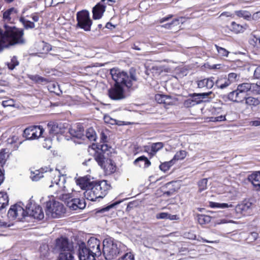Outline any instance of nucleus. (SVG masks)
Here are the masks:
<instances>
[{
	"mask_svg": "<svg viewBox=\"0 0 260 260\" xmlns=\"http://www.w3.org/2000/svg\"><path fill=\"white\" fill-rule=\"evenodd\" d=\"M215 47L220 56L223 57H227L228 56L229 52L225 48L219 47L216 45H215Z\"/></svg>",
	"mask_w": 260,
	"mask_h": 260,
	"instance_id": "48",
	"label": "nucleus"
},
{
	"mask_svg": "<svg viewBox=\"0 0 260 260\" xmlns=\"http://www.w3.org/2000/svg\"><path fill=\"white\" fill-rule=\"evenodd\" d=\"M118 260H134V256L131 253H126Z\"/></svg>",
	"mask_w": 260,
	"mask_h": 260,
	"instance_id": "52",
	"label": "nucleus"
},
{
	"mask_svg": "<svg viewBox=\"0 0 260 260\" xmlns=\"http://www.w3.org/2000/svg\"><path fill=\"white\" fill-rule=\"evenodd\" d=\"M250 125L252 126H257L260 125V118H257L254 120L250 121Z\"/></svg>",
	"mask_w": 260,
	"mask_h": 260,
	"instance_id": "57",
	"label": "nucleus"
},
{
	"mask_svg": "<svg viewBox=\"0 0 260 260\" xmlns=\"http://www.w3.org/2000/svg\"><path fill=\"white\" fill-rule=\"evenodd\" d=\"M94 157L96 161L101 167L105 164L106 159H107L102 152L99 151L95 153Z\"/></svg>",
	"mask_w": 260,
	"mask_h": 260,
	"instance_id": "29",
	"label": "nucleus"
},
{
	"mask_svg": "<svg viewBox=\"0 0 260 260\" xmlns=\"http://www.w3.org/2000/svg\"><path fill=\"white\" fill-rule=\"evenodd\" d=\"M5 30L0 29V51L4 48L25 44L24 31L15 26L4 25Z\"/></svg>",
	"mask_w": 260,
	"mask_h": 260,
	"instance_id": "2",
	"label": "nucleus"
},
{
	"mask_svg": "<svg viewBox=\"0 0 260 260\" xmlns=\"http://www.w3.org/2000/svg\"><path fill=\"white\" fill-rule=\"evenodd\" d=\"M18 17V11L14 8H11L3 13V19L5 23H13Z\"/></svg>",
	"mask_w": 260,
	"mask_h": 260,
	"instance_id": "15",
	"label": "nucleus"
},
{
	"mask_svg": "<svg viewBox=\"0 0 260 260\" xmlns=\"http://www.w3.org/2000/svg\"><path fill=\"white\" fill-rule=\"evenodd\" d=\"M254 77L256 79H260V66L255 69L254 73Z\"/></svg>",
	"mask_w": 260,
	"mask_h": 260,
	"instance_id": "60",
	"label": "nucleus"
},
{
	"mask_svg": "<svg viewBox=\"0 0 260 260\" xmlns=\"http://www.w3.org/2000/svg\"><path fill=\"white\" fill-rule=\"evenodd\" d=\"M11 224L7 222H6L3 220H0V227L2 228H6L8 227H10Z\"/></svg>",
	"mask_w": 260,
	"mask_h": 260,
	"instance_id": "59",
	"label": "nucleus"
},
{
	"mask_svg": "<svg viewBox=\"0 0 260 260\" xmlns=\"http://www.w3.org/2000/svg\"><path fill=\"white\" fill-rule=\"evenodd\" d=\"M187 152L185 150H180L176 152L172 160L173 161L183 159L186 156Z\"/></svg>",
	"mask_w": 260,
	"mask_h": 260,
	"instance_id": "39",
	"label": "nucleus"
},
{
	"mask_svg": "<svg viewBox=\"0 0 260 260\" xmlns=\"http://www.w3.org/2000/svg\"><path fill=\"white\" fill-rule=\"evenodd\" d=\"M55 249L59 252L58 260H75L73 244L67 238L57 239Z\"/></svg>",
	"mask_w": 260,
	"mask_h": 260,
	"instance_id": "5",
	"label": "nucleus"
},
{
	"mask_svg": "<svg viewBox=\"0 0 260 260\" xmlns=\"http://www.w3.org/2000/svg\"><path fill=\"white\" fill-rule=\"evenodd\" d=\"M239 78V76L235 73H231L229 74L227 79H229V81L230 82V84L237 80Z\"/></svg>",
	"mask_w": 260,
	"mask_h": 260,
	"instance_id": "51",
	"label": "nucleus"
},
{
	"mask_svg": "<svg viewBox=\"0 0 260 260\" xmlns=\"http://www.w3.org/2000/svg\"><path fill=\"white\" fill-rule=\"evenodd\" d=\"M75 196L71 193H62L59 196V199L64 201L67 206L71 209L76 210L83 209L86 206V203L84 199L74 198Z\"/></svg>",
	"mask_w": 260,
	"mask_h": 260,
	"instance_id": "6",
	"label": "nucleus"
},
{
	"mask_svg": "<svg viewBox=\"0 0 260 260\" xmlns=\"http://www.w3.org/2000/svg\"><path fill=\"white\" fill-rule=\"evenodd\" d=\"M235 14L240 18H243L246 20H249L251 17V13L246 10H238L235 12Z\"/></svg>",
	"mask_w": 260,
	"mask_h": 260,
	"instance_id": "33",
	"label": "nucleus"
},
{
	"mask_svg": "<svg viewBox=\"0 0 260 260\" xmlns=\"http://www.w3.org/2000/svg\"><path fill=\"white\" fill-rule=\"evenodd\" d=\"M110 187L106 180L91 182L88 188L84 192V197L91 201H96L99 199L103 198Z\"/></svg>",
	"mask_w": 260,
	"mask_h": 260,
	"instance_id": "3",
	"label": "nucleus"
},
{
	"mask_svg": "<svg viewBox=\"0 0 260 260\" xmlns=\"http://www.w3.org/2000/svg\"><path fill=\"white\" fill-rule=\"evenodd\" d=\"M104 120L106 123H110L111 124H114L116 123V120L111 118L109 116L106 115L104 116Z\"/></svg>",
	"mask_w": 260,
	"mask_h": 260,
	"instance_id": "53",
	"label": "nucleus"
},
{
	"mask_svg": "<svg viewBox=\"0 0 260 260\" xmlns=\"http://www.w3.org/2000/svg\"><path fill=\"white\" fill-rule=\"evenodd\" d=\"M26 208L28 216L33 217L35 219L39 220H42L44 218L43 211L40 206L31 203L27 204L26 206Z\"/></svg>",
	"mask_w": 260,
	"mask_h": 260,
	"instance_id": "12",
	"label": "nucleus"
},
{
	"mask_svg": "<svg viewBox=\"0 0 260 260\" xmlns=\"http://www.w3.org/2000/svg\"><path fill=\"white\" fill-rule=\"evenodd\" d=\"M179 24V20L176 19L172 21L170 23H168L165 25V27L167 28H172V25H178Z\"/></svg>",
	"mask_w": 260,
	"mask_h": 260,
	"instance_id": "55",
	"label": "nucleus"
},
{
	"mask_svg": "<svg viewBox=\"0 0 260 260\" xmlns=\"http://www.w3.org/2000/svg\"><path fill=\"white\" fill-rule=\"evenodd\" d=\"M26 215H28L27 210H24L20 204H15L12 206L8 211V216L11 219H18L22 220Z\"/></svg>",
	"mask_w": 260,
	"mask_h": 260,
	"instance_id": "10",
	"label": "nucleus"
},
{
	"mask_svg": "<svg viewBox=\"0 0 260 260\" xmlns=\"http://www.w3.org/2000/svg\"><path fill=\"white\" fill-rule=\"evenodd\" d=\"M254 87H256L255 85V83H243L239 84L237 89L238 91H240L242 94H244L248 91H251V92H254Z\"/></svg>",
	"mask_w": 260,
	"mask_h": 260,
	"instance_id": "20",
	"label": "nucleus"
},
{
	"mask_svg": "<svg viewBox=\"0 0 260 260\" xmlns=\"http://www.w3.org/2000/svg\"><path fill=\"white\" fill-rule=\"evenodd\" d=\"M32 132L34 133V138L35 139L42 135L44 129L41 126H32Z\"/></svg>",
	"mask_w": 260,
	"mask_h": 260,
	"instance_id": "36",
	"label": "nucleus"
},
{
	"mask_svg": "<svg viewBox=\"0 0 260 260\" xmlns=\"http://www.w3.org/2000/svg\"><path fill=\"white\" fill-rule=\"evenodd\" d=\"M252 18L253 20H257L260 18V11L254 13L252 16Z\"/></svg>",
	"mask_w": 260,
	"mask_h": 260,
	"instance_id": "64",
	"label": "nucleus"
},
{
	"mask_svg": "<svg viewBox=\"0 0 260 260\" xmlns=\"http://www.w3.org/2000/svg\"><path fill=\"white\" fill-rule=\"evenodd\" d=\"M6 154L5 150L0 151V166L3 167L6 161Z\"/></svg>",
	"mask_w": 260,
	"mask_h": 260,
	"instance_id": "50",
	"label": "nucleus"
},
{
	"mask_svg": "<svg viewBox=\"0 0 260 260\" xmlns=\"http://www.w3.org/2000/svg\"><path fill=\"white\" fill-rule=\"evenodd\" d=\"M119 203V202H115L113 204H111V205L107 206L106 207L103 208L102 209V211H108L110 209L114 207L115 206L117 205Z\"/></svg>",
	"mask_w": 260,
	"mask_h": 260,
	"instance_id": "58",
	"label": "nucleus"
},
{
	"mask_svg": "<svg viewBox=\"0 0 260 260\" xmlns=\"http://www.w3.org/2000/svg\"><path fill=\"white\" fill-rule=\"evenodd\" d=\"M175 192V189H171L170 190L165 191L163 194L166 197H169L173 194Z\"/></svg>",
	"mask_w": 260,
	"mask_h": 260,
	"instance_id": "61",
	"label": "nucleus"
},
{
	"mask_svg": "<svg viewBox=\"0 0 260 260\" xmlns=\"http://www.w3.org/2000/svg\"><path fill=\"white\" fill-rule=\"evenodd\" d=\"M103 243V252L106 260H112L127 250L123 243L111 238L105 239Z\"/></svg>",
	"mask_w": 260,
	"mask_h": 260,
	"instance_id": "4",
	"label": "nucleus"
},
{
	"mask_svg": "<svg viewBox=\"0 0 260 260\" xmlns=\"http://www.w3.org/2000/svg\"><path fill=\"white\" fill-rule=\"evenodd\" d=\"M69 132L71 134V135L78 139H83L84 137L83 128L80 126L79 127H77V129H73V128H69Z\"/></svg>",
	"mask_w": 260,
	"mask_h": 260,
	"instance_id": "26",
	"label": "nucleus"
},
{
	"mask_svg": "<svg viewBox=\"0 0 260 260\" xmlns=\"http://www.w3.org/2000/svg\"><path fill=\"white\" fill-rule=\"evenodd\" d=\"M249 43L251 45L256 46L257 48L260 47V37L255 34V31H253L251 34Z\"/></svg>",
	"mask_w": 260,
	"mask_h": 260,
	"instance_id": "31",
	"label": "nucleus"
},
{
	"mask_svg": "<svg viewBox=\"0 0 260 260\" xmlns=\"http://www.w3.org/2000/svg\"><path fill=\"white\" fill-rule=\"evenodd\" d=\"M105 11V6L100 3L98 4L93 8V18L94 19H100L102 17Z\"/></svg>",
	"mask_w": 260,
	"mask_h": 260,
	"instance_id": "18",
	"label": "nucleus"
},
{
	"mask_svg": "<svg viewBox=\"0 0 260 260\" xmlns=\"http://www.w3.org/2000/svg\"><path fill=\"white\" fill-rule=\"evenodd\" d=\"M228 99L234 102L242 103L245 99V94H242L237 88L236 90L230 92L228 94Z\"/></svg>",
	"mask_w": 260,
	"mask_h": 260,
	"instance_id": "16",
	"label": "nucleus"
},
{
	"mask_svg": "<svg viewBox=\"0 0 260 260\" xmlns=\"http://www.w3.org/2000/svg\"><path fill=\"white\" fill-rule=\"evenodd\" d=\"M77 27L86 31L90 30L92 20L90 18L89 13L87 10H82L77 13Z\"/></svg>",
	"mask_w": 260,
	"mask_h": 260,
	"instance_id": "9",
	"label": "nucleus"
},
{
	"mask_svg": "<svg viewBox=\"0 0 260 260\" xmlns=\"http://www.w3.org/2000/svg\"><path fill=\"white\" fill-rule=\"evenodd\" d=\"M110 148H111V147H109L107 144H103L101 146V150L100 152H102V153L105 154L107 151H109Z\"/></svg>",
	"mask_w": 260,
	"mask_h": 260,
	"instance_id": "56",
	"label": "nucleus"
},
{
	"mask_svg": "<svg viewBox=\"0 0 260 260\" xmlns=\"http://www.w3.org/2000/svg\"><path fill=\"white\" fill-rule=\"evenodd\" d=\"M248 179L251 182L255 190H260V172H254L249 175Z\"/></svg>",
	"mask_w": 260,
	"mask_h": 260,
	"instance_id": "17",
	"label": "nucleus"
},
{
	"mask_svg": "<svg viewBox=\"0 0 260 260\" xmlns=\"http://www.w3.org/2000/svg\"><path fill=\"white\" fill-rule=\"evenodd\" d=\"M28 78L30 80L38 83H43L47 81V80L45 78L41 77L38 75H28Z\"/></svg>",
	"mask_w": 260,
	"mask_h": 260,
	"instance_id": "42",
	"label": "nucleus"
},
{
	"mask_svg": "<svg viewBox=\"0 0 260 260\" xmlns=\"http://www.w3.org/2000/svg\"><path fill=\"white\" fill-rule=\"evenodd\" d=\"M101 168L108 174L113 173L116 171L115 165L110 159H107L105 164Z\"/></svg>",
	"mask_w": 260,
	"mask_h": 260,
	"instance_id": "23",
	"label": "nucleus"
},
{
	"mask_svg": "<svg viewBox=\"0 0 260 260\" xmlns=\"http://www.w3.org/2000/svg\"><path fill=\"white\" fill-rule=\"evenodd\" d=\"M245 104L250 107H255L260 104V97L248 96L244 99Z\"/></svg>",
	"mask_w": 260,
	"mask_h": 260,
	"instance_id": "24",
	"label": "nucleus"
},
{
	"mask_svg": "<svg viewBox=\"0 0 260 260\" xmlns=\"http://www.w3.org/2000/svg\"><path fill=\"white\" fill-rule=\"evenodd\" d=\"M14 105V102L13 100H9L7 101H4L2 102V105L4 107L13 106Z\"/></svg>",
	"mask_w": 260,
	"mask_h": 260,
	"instance_id": "54",
	"label": "nucleus"
},
{
	"mask_svg": "<svg viewBox=\"0 0 260 260\" xmlns=\"http://www.w3.org/2000/svg\"><path fill=\"white\" fill-rule=\"evenodd\" d=\"M68 124L60 123H51L48 124L49 133L52 135L62 134L65 133Z\"/></svg>",
	"mask_w": 260,
	"mask_h": 260,
	"instance_id": "13",
	"label": "nucleus"
},
{
	"mask_svg": "<svg viewBox=\"0 0 260 260\" xmlns=\"http://www.w3.org/2000/svg\"><path fill=\"white\" fill-rule=\"evenodd\" d=\"M251 203L249 202H243L238 205L236 207V210L237 212H239L242 213L251 208Z\"/></svg>",
	"mask_w": 260,
	"mask_h": 260,
	"instance_id": "27",
	"label": "nucleus"
},
{
	"mask_svg": "<svg viewBox=\"0 0 260 260\" xmlns=\"http://www.w3.org/2000/svg\"><path fill=\"white\" fill-rule=\"evenodd\" d=\"M214 84L217 88L222 89L229 86L230 85V82L225 76H222L217 78Z\"/></svg>",
	"mask_w": 260,
	"mask_h": 260,
	"instance_id": "21",
	"label": "nucleus"
},
{
	"mask_svg": "<svg viewBox=\"0 0 260 260\" xmlns=\"http://www.w3.org/2000/svg\"><path fill=\"white\" fill-rule=\"evenodd\" d=\"M77 184L79 185L82 189L88 188V185H90L91 182L85 177H82L78 178L76 181Z\"/></svg>",
	"mask_w": 260,
	"mask_h": 260,
	"instance_id": "28",
	"label": "nucleus"
},
{
	"mask_svg": "<svg viewBox=\"0 0 260 260\" xmlns=\"http://www.w3.org/2000/svg\"><path fill=\"white\" fill-rule=\"evenodd\" d=\"M18 64L19 61L16 56H13L11 59L10 61L7 62L8 68L11 70H13L16 66H18Z\"/></svg>",
	"mask_w": 260,
	"mask_h": 260,
	"instance_id": "43",
	"label": "nucleus"
},
{
	"mask_svg": "<svg viewBox=\"0 0 260 260\" xmlns=\"http://www.w3.org/2000/svg\"><path fill=\"white\" fill-rule=\"evenodd\" d=\"M110 74L115 82L114 85L108 91L110 99L121 100L127 97L121 86L125 87L129 92L138 88V79L135 69L131 68L128 72H126L117 68H113L110 70Z\"/></svg>",
	"mask_w": 260,
	"mask_h": 260,
	"instance_id": "1",
	"label": "nucleus"
},
{
	"mask_svg": "<svg viewBox=\"0 0 260 260\" xmlns=\"http://www.w3.org/2000/svg\"><path fill=\"white\" fill-rule=\"evenodd\" d=\"M93 255V254L90 252L88 250H87V247L85 246L84 243L81 244L79 246V260H82L84 258L85 259L89 258L90 255Z\"/></svg>",
	"mask_w": 260,
	"mask_h": 260,
	"instance_id": "22",
	"label": "nucleus"
},
{
	"mask_svg": "<svg viewBox=\"0 0 260 260\" xmlns=\"http://www.w3.org/2000/svg\"><path fill=\"white\" fill-rule=\"evenodd\" d=\"M87 250L96 256L101 255L100 241L96 238H91L88 241Z\"/></svg>",
	"mask_w": 260,
	"mask_h": 260,
	"instance_id": "14",
	"label": "nucleus"
},
{
	"mask_svg": "<svg viewBox=\"0 0 260 260\" xmlns=\"http://www.w3.org/2000/svg\"><path fill=\"white\" fill-rule=\"evenodd\" d=\"M85 136L90 141H94L96 140V133L92 127H90L86 130Z\"/></svg>",
	"mask_w": 260,
	"mask_h": 260,
	"instance_id": "35",
	"label": "nucleus"
},
{
	"mask_svg": "<svg viewBox=\"0 0 260 260\" xmlns=\"http://www.w3.org/2000/svg\"><path fill=\"white\" fill-rule=\"evenodd\" d=\"M171 99L170 96L157 94L155 96V100L159 104H168V101Z\"/></svg>",
	"mask_w": 260,
	"mask_h": 260,
	"instance_id": "32",
	"label": "nucleus"
},
{
	"mask_svg": "<svg viewBox=\"0 0 260 260\" xmlns=\"http://www.w3.org/2000/svg\"><path fill=\"white\" fill-rule=\"evenodd\" d=\"M156 217L157 219H170L171 220L176 219V215H171L165 212H161L156 214Z\"/></svg>",
	"mask_w": 260,
	"mask_h": 260,
	"instance_id": "38",
	"label": "nucleus"
},
{
	"mask_svg": "<svg viewBox=\"0 0 260 260\" xmlns=\"http://www.w3.org/2000/svg\"><path fill=\"white\" fill-rule=\"evenodd\" d=\"M214 79L213 77H210L201 80L198 82V87L200 88L206 87L207 89H211L214 85Z\"/></svg>",
	"mask_w": 260,
	"mask_h": 260,
	"instance_id": "19",
	"label": "nucleus"
},
{
	"mask_svg": "<svg viewBox=\"0 0 260 260\" xmlns=\"http://www.w3.org/2000/svg\"><path fill=\"white\" fill-rule=\"evenodd\" d=\"M19 20L22 23L24 28L26 29L34 28L35 27L34 22L25 19L22 16L20 17Z\"/></svg>",
	"mask_w": 260,
	"mask_h": 260,
	"instance_id": "37",
	"label": "nucleus"
},
{
	"mask_svg": "<svg viewBox=\"0 0 260 260\" xmlns=\"http://www.w3.org/2000/svg\"><path fill=\"white\" fill-rule=\"evenodd\" d=\"M18 138L17 136H14L12 138L8 139V142L10 144L17 143Z\"/></svg>",
	"mask_w": 260,
	"mask_h": 260,
	"instance_id": "62",
	"label": "nucleus"
},
{
	"mask_svg": "<svg viewBox=\"0 0 260 260\" xmlns=\"http://www.w3.org/2000/svg\"><path fill=\"white\" fill-rule=\"evenodd\" d=\"M232 30L235 33H239L243 31V27L242 26L236 23L235 22L232 23Z\"/></svg>",
	"mask_w": 260,
	"mask_h": 260,
	"instance_id": "47",
	"label": "nucleus"
},
{
	"mask_svg": "<svg viewBox=\"0 0 260 260\" xmlns=\"http://www.w3.org/2000/svg\"><path fill=\"white\" fill-rule=\"evenodd\" d=\"M197 220L200 224H206L210 222L211 217L208 215L200 214L197 216Z\"/></svg>",
	"mask_w": 260,
	"mask_h": 260,
	"instance_id": "34",
	"label": "nucleus"
},
{
	"mask_svg": "<svg viewBox=\"0 0 260 260\" xmlns=\"http://www.w3.org/2000/svg\"><path fill=\"white\" fill-rule=\"evenodd\" d=\"M174 164V162L173 161V160L171 159V160L169 161H166L163 163H161L160 165L159 166V169L164 171L166 172L168 170H169L171 166L173 165Z\"/></svg>",
	"mask_w": 260,
	"mask_h": 260,
	"instance_id": "40",
	"label": "nucleus"
},
{
	"mask_svg": "<svg viewBox=\"0 0 260 260\" xmlns=\"http://www.w3.org/2000/svg\"><path fill=\"white\" fill-rule=\"evenodd\" d=\"M164 147V144L162 142H157L153 143L151 147V151L156 153Z\"/></svg>",
	"mask_w": 260,
	"mask_h": 260,
	"instance_id": "46",
	"label": "nucleus"
},
{
	"mask_svg": "<svg viewBox=\"0 0 260 260\" xmlns=\"http://www.w3.org/2000/svg\"><path fill=\"white\" fill-rule=\"evenodd\" d=\"M256 87H254V91L256 93L260 94V81L255 84Z\"/></svg>",
	"mask_w": 260,
	"mask_h": 260,
	"instance_id": "63",
	"label": "nucleus"
},
{
	"mask_svg": "<svg viewBox=\"0 0 260 260\" xmlns=\"http://www.w3.org/2000/svg\"><path fill=\"white\" fill-rule=\"evenodd\" d=\"M65 213L63 205L57 201L48 202L46 203V215L51 218H58Z\"/></svg>",
	"mask_w": 260,
	"mask_h": 260,
	"instance_id": "7",
	"label": "nucleus"
},
{
	"mask_svg": "<svg viewBox=\"0 0 260 260\" xmlns=\"http://www.w3.org/2000/svg\"><path fill=\"white\" fill-rule=\"evenodd\" d=\"M9 199L8 194L5 192H0V210L8 206Z\"/></svg>",
	"mask_w": 260,
	"mask_h": 260,
	"instance_id": "30",
	"label": "nucleus"
},
{
	"mask_svg": "<svg viewBox=\"0 0 260 260\" xmlns=\"http://www.w3.org/2000/svg\"><path fill=\"white\" fill-rule=\"evenodd\" d=\"M32 132V126L26 128L23 131V136L28 140L34 139Z\"/></svg>",
	"mask_w": 260,
	"mask_h": 260,
	"instance_id": "41",
	"label": "nucleus"
},
{
	"mask_svg": "<svg viewBox=\"0 0 260 260\" xmlns=\"http://www.w3.org/2000/svg\"><path fill=\"white\" fill-rule=\"evenodd\" d=\"M209 121L212 122H221L226 120L225 115H220L216 117H210L209 118Z\"/></svg>",
	"mask_w": 260,
	"mask_h": 260,
	"instance_id": "49",
	"label": "nucleus"
},
{
	"mask_svg": "<svg viewBox=\"0 0 260 260\" xmlns=\"http://www.w3.org/2000/svg\"><path fill=\"white\" fill-rule=\"evenodd\" d=\"M142 163H144V167L145 168H147L151 165L150 161L145 156H141L136 159L134 161V165L139 166L140 167L143 166Z\"/></svg>",
	"mask_w": 260,
	"mask_h": 260,
	"instance_id": "25",
	"label": "nucleus"
},
{
	"mask_svg": "<svg viewBox=\"0 0 260 260\" xmlns=\"http://www.w3.org/2000/svg\"><path fill=\"white\" fill-rule=\"evenodd\" d=\"M49 176L51 178V184L49 185V187L51 188L55 186L57 189L56 191H63L66 187L64 185L66 182L65 176L61 175L60 172L57 169L50 172Z\"/></svg>",
	"mask_w": 260,
	"mask_h": 260,
	"instance_id": "8",
	"label": "nucleus"
},
{
	"mask_svg": "<svg viewBox=\"0 0 260 260\" xmlns=\"http://www.w3.org/2000/svg\"><path fill=\"white\" fill-rule=\"evenodd\" d=\"M212 93V91L201 93H193L190 94V98L185 100L184 102V105L186 107H191L201 103L202 99L207 98Z\"/></svg>",
	"mask_w": 260,
	"mask_h": 260,
	"instance_id": "11",
	"label": "nucleus"
},
{
	"mask_svg": "<svg viewBox=\"0 0 260 260\" xmlns=\"http://www.w3.org/2000/svg\"><path fill=\"white\" fill-rule=\"evenodd\" d=\"M210 206L212 208H225L228 207H232L233 205L232 204L229 205L226 203H218L215 202H211Z\"/></svg>",
	"mask_w": 260,
	"mask_h": 260,
	"instance_id": "44",
	"label": "nucleus"
},
{
	"mask_svg": "<svg viewBox=\"0 0 260 260\" xmlns=\"http://www.w3.org/2000/svg\"><path fill=\"white\" fill-rule=\"evenodd\" d=\"M208 179L204 178L198 182L199 190L200 192L207 189Z\"/></svg>",
	"mask_w": 260,
	"mask_h": 260,
	"instance_id": "45",
	"label": "nucleus"
}]
</instances>
